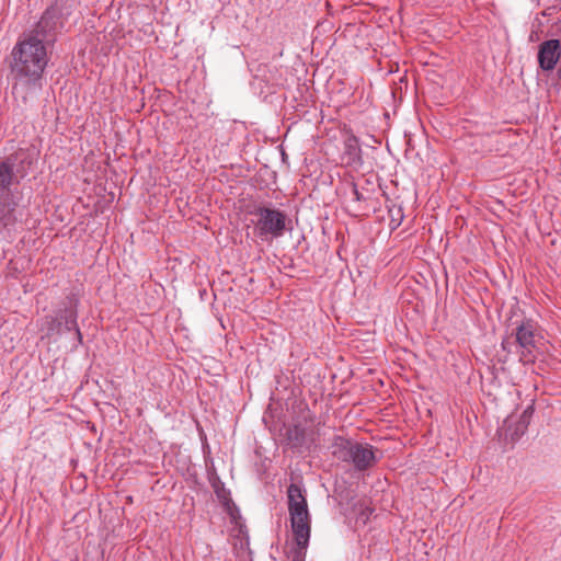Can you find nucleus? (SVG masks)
Wrapping results in <instances>:
<instances>
[{
	"label": "nucleus",
	"mask_w": 561,
	"mask_h": 561,
	"mask_svg": "<svg viewBox=\"0 0 561 561\" xmlns=\"http://www.w3.org/2000/svg\"><path fill=\"white\" fill-rule=\"evenodd\" d=\"M352 449V457L347 462L352 463L357 470H366L376 462L374 448L369 444L355 442Z\"/></svg>",
	"instance_id": "1a4fd4ad"
},
{
	"label": "nucleus",
	"mask_w": 561,
	"mask_h": 561,
	"mask_svg": "<svg viewBox=\"0 0 561 561\" xmlns=\"http://www.w3.org/2000/svg\"><path fill=\"white\" fill-rule=\"evenodd\" d=\"M355 442L341 435H335L330 445L331 454L337 460L347 462L352 457Z\"/></svg>",
	"instance_id": "9b49d317"
},
{
	"label": "nucleus",
	"mask_w": 561,
	"mask_h": 561,
	"mask_svg": "<svg viewBox=\"0 0 561 561\" xmlns=\"http://www.w3.org/2000/svg\"><path fill=\"white\" fill-rule=\"evenodd\" d=\"M252 214L256 217L254 233L263 241L280 238L287 230V215L279 209L260 206Z\"/></svg>",
	"instance_id": "39448f33"
},
{
	"label": "nucleus",
	"mask_w": 561,
	"mask_h": 561,
	"mask_svg": "<svg viewBox=\"0 0 561 561\" xmlns=\"http://www.w3.org/2000/svg\"><path fill=\"white\" fill-rule=\"evenodd\" d=\"M320 435V423H298L287 430L286 439L293 449L298 451L311 450L318 446Z\"/></svg>",
	"instance_id": "423d86ee"
},
{
	"label": "nucleus",
	"mask_w": 561,
	"mask_h": 561,
	"mask_svg": "<svg viewBox=\"0 0 561 561\" xmlns=\"http://www.w3.org/2000/svg\"><path fill=\"white\" fill-rule=\"evenodd\" d=\"M561 57V43L559 39H548L539 45L538 64L545 71L554 69Z\"/></svg>",
	"instance_id": "6e6552de"
},
{
	"label": "nucleus",
	"mask_w": 561,
	"mask_h": 561,
	"mask_svg": "<svg viewBox=\"0 0 561 561\" xmlns=\"http://www.w3.org/2000/svg\"><path fill=\"white\" fill-rule=\"evenodd\" d=\"M57 23V10L48 8L35 28L24 34L12 49V95L19 104L26 105L42 91L43 75L49 61L46 45Z\"/></svg>",
	"instance_id": "f257e3e1"
},
{
	"label": "nucleus",
	"mask_w": 561,
	"mask_h": 561,
	"mask_svg": "<svg viewBox=\"0 0 561 561\" xmlns=\"http://www.w3.org/2000/svg\"><path fill=\"white\" fill-rule=\"evenodd\" d=\"M353 194H354V197L356 201H360L362 199V195L359 194L356 185H353Z\"/></svg>",
	"instance_id": "f8f14e48"
},
{
	"label": "nucleus",
	"mask_w": 561,
	"mask_h": 561,
	"mask_svg": "<svg viewBox=\"0 0 561 561\" xmlns=\"http://www.w3.org/2000/svg\"><path fill=\"white\" fill-rule=\"evenodd\" d=\"M534 411V404L531 403L523 411L514 427L512 424V419L507 420V432L512 440H517L525 434L533 417Z\"/></svg>",
	"instance_id": "9d476101"
},
{
	"label": "nucleus",
	"mask_w": 561,
	"mask_h": 561,
	"mask_svg": "<svg viewBox=\"0 0 561 561\" xmlns=\"http://www.w3.org/2000/svg\"><path fill=\"white\" fill-rule=\"evenodd\" d=\"M38 151L35 147L20 148L16 152L0 162V225L8 227L15 222L16 207L22 194L18 185L26 176L30 168L37 160Z\"/></svg>",
	"instance_id": "f03ea898"
},
{
	"label": "nucleus",
	"mask_w": 561,
	"mask_h": 561,
	"mask_svg": "<svg viewBox=\"0 0 561 561\" xmlns=\"http://www.w3.org/2000/svg\"><path fill=\"white\" fill-rule=\"evenodd\" d=\"M78 312L76 304L69 299L62 308H59L55 316H46L43 319L42 330L47 336L61 335L65 331L75 332L72 348L82 344V334L77 322Z\"/></svg>",
	"instance_id": "20e7f679"
},
{
	"label": "nucleus",
	"mask_w": 561,
	"mask_h": 561,
	"mask_svg": "<svg viewBox=\"0 0 561 561\" xmlns=\"http://www.w3.org/2000/svg\"><path fill=\"white\" fill-rule=\"evenodd\" d=\"M516 342L523 348L522 360L531 362V350L536 345V324L530 319H524L515 329Z\"/></svg>",
	"instance_id": "0eeeda50"
},
{
	"label": "nucleus",
	"mask_w": 561,
	"mask_h": 561,
	"mask_svg": "<svg viewBox=\"0 0 561 561\" xmlns=\"http://www.w3.org/2000/svg\"><path fill=\"white\" fill-rule=\"evenodd\" d=\"M290 526L298 551L293 561H304L309 545L311 519L306 496L298 484L291 483L287 489Z\"/></svg>",
	"instance_id": "7ed1b4c3"
}]
</instances>
